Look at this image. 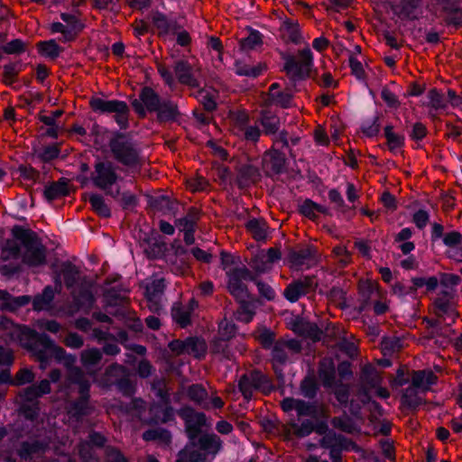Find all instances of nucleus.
I'll use <instances>...</instances> for the list:
<instances>
[{"label":"nucleus","instance_id":"43","mask_svg":"<svg viewBox=\"0 0 462 462\" xmlns=\"http://www.w3.org/2000/svg\"><path fill=\"white\" fill-rule=\"evenodd\" d=\"M263 44V34L255 29H250L246 37L239 42V47L242 51H248L256 49Z\"/></svg>","mask_w":462,"mask_h":462},{"label":"nucleus","instance_id":"47","mask_svg":"<svg viewBox=\"0 0 462 462\" xmlns=\"http://www.w3.org/2000/svg\"><path fill=\"white\" fill-rule=\"evenodd\" d=\"M151 390L154 393L159 402L162 404H168L171 402V394L166 384V381L163 378H155L151 383Z\"/></svg>","mask_w":462,"mask_h":462},{"label":"nucleus","instance_id":"33","mask_svg":"<svg viewBox=\"0 0 462 462\" xmlns=\"http://www.w3.org/2000/svg\"><path fill=\"white\" fill-rule=\"evenodd\" d=\"M321 412V408L317 400L305 401L299 399L297 402L298 417H309L317 419Z\"/></svg>","mask_w":462,"mask_h":462},{"label":"nucleus","instance_id":"13","mask_svg":"<svg viewBox=\"0 0 462 462\" xmlns=\"http://www.w3.org/2000/svg\"><path fill=\"white\" fill-rule=\"evenodd\" d=\"M95 168L97 175L93 179V182L97 187L106 189L116 182L118 175L111 162H100L96 164Z\"/></svg>","mask_w":462,"mask_h":462},{"label":"nucleus","instance_id":"64","mask_svg":"<svg viewBox=\"0 0 462 462\" xmlns=\"http://www.w3.org/2000/svg\"><path fill=\"white\" fill-rule=\"evenodd\" d=\"M251 268L254 271V274L257 276L261 273H264L269 269V263L265 259V254L263 252H260L254 254L249 263Z\"/></svg>","mask_w":462,"mask_h":462},{"label":"nucleus","instance_id":"60","mask_svg":"<svg viewBox=\"0 0 462 462\" xmlns=\"http://www.w3.org/2000/svg\"><path fill=\"white\" fill-rule=\"evenodd\" d=\"M291 428L294 430V434L299 439H303L310 436L312 432H314V420L313 419H304L301 420L300 424L293 423L291 424Z\"/></svg>","mask_w":462,"mask_h":462},{"label":"nucleus","instance_id":"24","mask_svg":"<svg viewBox=\"0 0 462 462\" xmlns=\"http://www.w3.org/2000/svg\"><path fill=\"white\" fill-rule=\"evenodd\" d=\"M257 121L263 127V133L267 136L276 134L281 127L280 117L269 109L262 110Z\"/></svg>","mask_w":462,"mask_h":462},{"label":"nucleus","instance_id":"56","mask_svg":"<svg viewBox=\"0 0 462 462\" xmlns=\"http://www.w3.org/2000/svg\"><path fill=\"white\" fill-rule=\"evenodd\" d=\"M283 296L291 303L298 301L302 296H305L304 291L301 290V283L293 280L284 289Z\"/></svg>","mask_w":462,"mask_h":462},{"label":"nucleus","instance_id":"2","mask_svg":"<svg viewBox=\"0 0 462 462\" xmlns=\"http://www.w3.org/2000/svg\"><path fill=\"white\" fill-rule=\"evenodd\" d=\"M226 277L227 290L236 300L249 296L247 286L244 281L253 282L257 287L259 295L265 300L271 301L275 299L274 290L269 284L259 280L257 275L245 265L230 268L226 272Z\"/></svg>","mask_w":462,"mask_h":462},{"label":"nucleus","instance_id":"5","mask_svg":"<svg viewBox=\"0 0 462 462\" xmlns=\"http://www.w3.org/2000/svg\"><path fill=\"white\" fill-rule=\"evenodd\" d=\"M13 234L23 246L22 258L24 263L30 266L45 263L46 248L34 232L16 226L13 228Z\"/></svg>","mask_w":462,"mask_h":462},{"label":"nucleus","instance_id":"16","mask_svg":"<svg viewBox=\"0 0 462 462\" xmlns=\"http://www.w3.org/2000/svg\"><path fill=\"white\" fill-rule=\"evenodd\" d=\"M430 239L433 243L442 239L443 244L450 248L457 247L462 244L461 233L454 230L444 234V226L436 222L431 226Z\"/></svg>","mask_w":462,"mask_h":462},{"label":"nucleus","instance_id":"3","mask_svg":"<svg viewBox=\"0 0 462 462\" xmlns=\"http://www.w3.org/2000/svg\"><path fill=\"white\" fill-rule=\"evenodd\" d=\"M55 277H59L60 282L62 277L65 286L69 291L72 301L69 305L68 311L72 316L87 302L86 277L70 262H63L58 265L55 270Z\"/></svg>","mask_w":462,"mask_h":462},{"label":"nucleus","instance_id":"42","mask_svg":"<svg viewBox=\"0 0 462 462\" xmlns=\"http://www.w3.org/2000/svg\"><path fill=\"white\" fill-rule=\"evenodd\" d=\"M143 439L145 441H160L164 444L171 442V433L163 428L148 429L143 433Z\"/></svg>","mask_w":462,"mask_h":462},{"label":"nucleus","instance_id":"6","mask_svg":"<svg viewBox=\"0 0 462 462\" xmlns=\"http://www.w3.org/2000/svg\"><path fill=\"white\" fill-rule=\"evenodd\" d=\"M116 281L106 280V288L102 291L103 308L113 317L124 318L125 312L128 309L130 303L127 294L129 289L122 283L112 285Z\"/></svg>","mask_w":462,"mask_h":462},{"label":"nucleus","instance_id":"46","mask_svg":"<svg viewBox=\"0 0 462 462\" xmlns=\"http://www.w3.org/2000/svg\"><path fill=\"white\" fill-rule=\"evenodd\" d=\"M191 314L192 308L186 309L181 305H174L171 309L172 319L181 328H185L191 324Z\"/></svg>","mask_w":462,"mask_h":462},{"label":"nucleus","instance_id":"50","mask_svg":"<svg viewBox=\"0 0 462 462\" xmlns=\"http://www.w3.org/2000/svg\"><path fill=\"white\" fill-rule=\"evenodd\" d=\"M282 27L288 33L289 41L291 42L296 45L301 43L302 36L298 21L287 18L283 21Z\"/></svg>","mask_w":462,"mask_h":462},{"label":"nucleus","instance_id":"1","mask_svg":"<svg viewBox=\"0 0 462 462\" xmlns=\"http://www.w3.org/2000/svg\"><path fill=\"white\" fill-rule=\"evenodd\" d=\"M299 60L293 54L281 52V58L284 61L282 70L289 77L291 86H287L285 90H278L275 94H271L267 102L287 109L291 107L293 99V88L298 81H303L310 77L311 70L314 68V56L309 46L299 50Z\"/></svg>","mask_w":462,"mask_h":462},{"label":"nucleus","instance_id":"21","mask_svg":"<svg viewBox=\"0 0 462 462\" xmlns=\"http://www.w3.org/2000/svg\"><path fill=\"white\" fill-rule=\"evenodd\" d=\"M32 298L28 295L14 297L7 291L0 290V309L2 310L14 312L20 308L29 304Z\"/></svg>","mask_w":462,"mask_h":462},{"label":"nucleus","instance_id":"17","mask_svg":"<svg viewBox=\"0 0 462 462\" xmlns=\"http://www.w3.org/2000/svg\"><path fill=\"white\" fill-rule=\"evenodd\" d=\"M152 22L158 30L159 37H165L171 32H177L181 29V25L175 19H170L168 16L159 10L153 11L152 14Z\"/></svg>","mask_w":462,"mask_h":462},{"label":"nucleus","instance_id":"49","mask_svg":"<svg viewBox=\"0 0 462 462\" xmlns=\"http://www.w3.org/2000/svg\"><path fill=\"white\" fill-rule=\"evenodd\" d=\"M445 14L444 21L447 25H452L456 28L462 27V8L458 5L446 6L442 11Z\"/></svg>","mask_w":462,"mask_h":462},{"label":"nucleus","instance_id":"48","mask_svg":"<svg viewBox=\"0 0 462 462\" xmlns=\"http://www.w3.org/2000/svg\"><path fill=\"white\" fill-rule=\"evenodd\" d=\"M88 202L92 209L102 217H109L111 216L110 208L105 202L104 197L100 194H88Z\"/></svg>","mask_w":462,"mask_h":462},{"label":"nucleus","instance_id":"26","mask_svg":"<svg viewBox=\"0 0 462 462\" xmlns=\"http://www.w3.org/2000/svg\"><path fill=\"white\" fill-rule=\"evenodd\" d=\"M319 391V383L313 374L310 371L300 381V394L308 400H316Z\"/></svg>","mask_w":462,"mask_h":462},{"label":"nucleus","instance_id":"51","mask_svg":"<svg viewBox=\"0 0 462 462\" xmlns=\"http://www.w3.org/2000/svg\"><path fill=\"white\" fill-rule=\"evenodd\" d=\"M429 104L434 110H444L448 107V101L443 93L436 88H430L427 93Z\"/></svg>","mask_w":462,"mask_h":462},{"label":"nucleus","instance_id":"35","mask_svg":"<svg viewBox=\"0 0 462 462\" xmlns=\"http://www.w3.org/2000/svg\"><path fill=\"white\" fill-rule=\"evenodd\" d=\"M319 377L326 388H330L336 383V366L332 360L320 362Z\"/></svg>","mask_w":462,"mask_h":462},{"label":"nucleus","instance_id":"58","mask_svg":"<svg viewBox=\"0 0 462 462\" xmlns=\"http://www.w3.org/2000/svg\"><path fill=\"white\" fill-rule=\"evenodd\" d=\"M330 422L334 428L346 433H353L356 429L355 422L347 415L333 417Z\"/></svg>","mask_w":462,"mask_h":462},{"label":"nucleus","instance_id":"11","mask_svg":"<svg viewBox=\"0 0 462 462\" xmlns=\"http://www.w3.org/2000/svg\"><path fill=\"white\" fill-rule=\"evenodd\" d=\"M283 262L291 268L300 269L304 264L316 259L317 249L312 245H299L297 247L286 246Z\"/></svg>","mask_w":462,"mask_h":462},{"label":"nucleus","instance_id":"23","mask_svg":"<svg viewBox=\"0 0 462 462\" xmlns=\"http://www.w3.org/2000/svg\"><path fill=\"white\" fill-rule=\"evenodd\" d=\"M263 162L270 165V169L274 174H281L284 171L287 159L283 152L272 147L264 152Z\"/></svg>","mask_w":462,"mask_h":462},{"label":"nucleus","instance_id":"36","mask_svg":"<svg viewBox=\"0 0 462 462\" xmlns=\"http://www.w3.org/2000/svg\"><path fill=\"white\" fill-rule=\"evenodd\" d=\"M234 65L236 75L251 79H256L261 76L265 69V66L261 63L251 66L242 60H236Z\"/></svg>","mask_w":462,"mask_h":462},{"label":"nucleus","instance_id":"25","mask_svg":"<svg viewBox=\"0 0 462 462\" xmlns=\"http://www.w3.org/2000/svg\"><path fill=\"white\" fill-rule=\"evenodd\" d=\"M178 416L183 420L184 425L189 424L204 427L207 422V416L202 411H196L195 409L189 405H184L176 411Z\"/></svg>","mask_w":462,"mask_h":462},{"label":"nucleus","instance_id":"63","mask_svg":"<svg viewBox=\"0 0 462 462\" xmlns=\"http://www.w3.org/2000/svg\"><path fill=\"white\" fill-rule=\"evenodd\" d=\"M374 287L372 284H365L359 288V307L358 311L362 313L371 305V298L374 294Z\"/></svg>","mask_w":462,"mask_h":462},{"label":"nucleus","instance_id":"61","mask_svg":"<svg viewBox=\"0 0 462 462\" xmlns=\"http://www.w3.org/2000/svg\"><path fill=\"white\" fill-rule=\"evenodd\" d=\"M356 443L342 434H337L334 445L332 447V453H337V457L341 461V452L343 450H350L351 448L355 447Z\"/></svg>","mask_w":462,"mask_h":462},{"label":"nucleus","instance_id":"20","mask_svg":"<svg viewBox=\"0 0 462 462\" xmlns=\"http://www.w3.org/2000/svg\"><path fill=\"white\" fill-rule=\"evenodd\" d=\"M91 109L98 114H111L113 112H120L125 106V101L117 99H104L97 97H93L88 101Z\"/></svg>","mask_w":462,"mask_h":462},{"label":"nucleus","instance_id":"4","mask_svg":"<svg viewBox=\"0 0 462 462\" xmlns=\"http://www.w3.org/2000/svg\"><path fill=\"white\" fill-rule=\"evenodd\" d=\"M20 341L27 349L32 351L42 362L43 349L51 351L57 361L62 362L63 365H70L76 363V356L67 355L66 351L57 346L47 334H40L29 328H23L20 333Z\"/></svg>","mask_w":462,"mask_h":462},{"label":"nucleus","instance_id":"34","mask_svg":"<svg viewBox=\"0 0 462 462\" xmlns=\"http://www.w3.org/2000/svg\"><path fill=\"white\" fill-rule=\"evenodd\" d=\"M246 230L253 238L258 242L265 241L267 238V224L263 218L253 217L245 224Z\"/></svg>","mask_w":462,"mask_h":462},{"label":"nucleus","instance_id":"45","mask_svg":"<svg viewBox=\"0 0 462 462\" xmlns=\"http://www.w3.org/2000/svg\"><path fill=\"white\" fill-rule=\"evenodd\" d=\"M84 0H73L72 14H61V19L70 23L72 30H79L84 27V24L79 22V15L82 14L80 6L84 7Z\"/></svg>","mask_w":462,"mask_h":462},{"label":"nucleus","instance_id":"8","mask_svg":"<svg viewBox=\"0 0 462 462\" xmlns=\"http://www.w3.org/2000/svg\"><path fill=\"white\" fill-rule=\"evenodd\" d=\"M102 383L106 387L115 386L116 391L125 397H133L137 385L131 379V372L125 365L117 363L109 365L102 377Z\"/></svg>","mask_w":462,"mask_h":462},{"label":"nucleus","instance_id":"38","mask_svg":"<svg viewBox=\"0 0 462 462\" xmlns=\"http://www.w3.org/2000/svg\"><path fill=\"white\" fill-rule=\"evenodd\" d=\"M393 125L388 124L383 128V136L387 141V146L391 152L394 153L397 149L405 145V137L403 134L393 132Z\"/></svg>","mask_w":462,"mask_h":462},{"label":"nucleus","instance_id":"7","mask_svg":"<svg viewBox=\"0 0 462 462\" xmlns=\"http://www.w3.org/2000/svg\"><path fill=\"white\" fill-rule=\"evenodd\" d=\"M109 147L114 158L124 166L134 167L139 164V150L127 134L115 132L109 142Z\"/></svg>","mask_w":462,"mask_h":462},{"label":"nucleus","instance_id":"31","mask_svg":"<svg viewBox=\"0 0 462 462\" xmlns=\"http://www.w3.org/2000/svg\"><path fill=\"white\" fill-rule=\"evenodd\" d=\"M259 176L258 169L252 164H243L239 167L236 178V183L241 189H245L251 181Z\"/></svg>","mask_w":462,"mask_h":462},{"label":"nucleus","instance_id":"19","mask_svg":"<svg viewBox=\"0 0 462 462\" xmlns=\"http://www.w3.org/2000/svg\"><path fill=\"white\" fill-rule=\"evenodd\" d=\"M199 451L208 455L216 456L222 448V440L215 433H203L195 443Z\"/></svg>","mask_w":462,"mask_h":462},{"label":"nucleus","instance_id":"28","mask_svg":"<svg viewBox=\"0 0 462 462\" xmlns=\"http://www.w3.org/2000/svg\"><path fill=\"white\" fill-rule=\"evenodd\" d=\"M68 194V180L65 178L47 183L43 190V196L48 201H52Z\"/></svg>","mask_w":462,"mask_h":462},{"label":"nucleus","instance_id":"14","mask_svg":"<svg viewBox=\"0 0 462 462\" xmlns=\"http://www.w3.org/2000/svg\"><path fill=\"white\" fill-rule=\"evenodd\" d=\"M158 106V110L154 111V113L156 114V120L159 124H171L180 121L181 113L175 101L171 98H162Z\"/></svg>","mask_w":462,"mask_h":462},{"label":"nucleus","instance_id":"55","mask_svg":"<svg viewBox=\"0 0 462 462\" xmlns=\"http://www.w3.org/2000/svg\"><path fill=\"white\" fill-rule=\"evenodd\" d=\"M411 283L415 285L418 289H421L425 287L426 292L434 291L439 283V278L437 276H429V277H413L411 278Z\"/></svg>","mask_w":462,"mask_h":462},{"label":"nucleus","instance_id":"30","mask_svg":"<svg viewBox=\"0 0 462 462\" xmlns=\"http://www.w3.org/2000/svg\"><path fill=\"white\" fill-rule=\"evenodd\" d=\"M438 381L437 375L431 370H413L411 377V386L414 388L429 389Z\"/></svg>","mask_w":462,"mask_h":462},{"label":"nucleus","instance_id":"40","mask_svg":"<svg viewBox=\"0 0 462 462\" xmlns=\"http://www.w3.org/2000/svg\"><path fill=\"white\" fill-rule=\"evenodd\" d=\"M196 447L185 445L178 453L175 462H206V454L197 449Z\"/></svg>","mask_w":462,"mask_h":462},{"label":"nucleus","instance_id":"39","mask_svg":"<svg viewBox=\"0 0 462 462\" xmlns=\"http://www.w3.org/2000/svg\"><path fill=\"white\" fill-rule=\"evenodd\" d=\"M417 388L409 386L402 390L401 394V404L409 411H416L421 405V399L418 396Z\"/></svg>","mask_w":462,"mask_h":462},{"label":"nucleus","instance_id":"59","mask_svg":"<svg viewBox=\"0 0 462 462\" xmlns=\"http://www.w3.org/2000/svg\"><path fill=\"white\" fill-rule=\"evenodd\" d=\"M117 319L123 321L128 329L134 333H142L143 329V325L138 317L133 314L129 309H127L125 312L124 318H116Z\"/></svg>","mask_w":462,"mask_h":462},{"label":"nucleus","instance_id":"22","mask_svg":"<svg viewBox=\"0 0 462 462\" xmlns=\"http://www.w3.org/2000/svg\"><path fill=\"white\" fill-rule=\"evenodd\" d=\"M421 0H400L399 4L392 3L391 10L395 15L402 16L409 20L418 19L417 9L420 6Z\"/></svg>","mask_w":462,"mask_h":462},{"label":"nucleus","instance_id":"53","mask_svg":"<svg viewBox=\"0 0 462 462\" xmlns=\"http://www.w3.org/2000/svg\"><path fill=\"white\" fill-rule=\"evenodd\" d=\"M68 369V381L70 383H77L80 386V393H85V390L87 388L86 382L84 380L85 374L84 372L78 366L74 365H66Z\"/></svg>","mask_w":462,"mask_h":462},{"label":"nucleus","instance_id":"37","mask_svg":"<svg viewBox=\"0 0 462 462\" xmlns=\"http://www.w3.org/2000/svg\"><path fill=\"white\" fill-rule=\"evenodd\" d=\"M382 115L378 112L372 117L364 119L360 125V131L367 138L377 136L381 131Z\"/></svg>","mask_w":462,"mask_h":462},{"label":"nucleus","instance_id":"52","mask_svg":"<svg viewBox=\"0 0 462 462\" xmlns=\"http://www.w3.org/2000/svg\"><path fill=\"white\" fill-rule=\"evenodd\" d=\"M195 97L203 106L204 110L207 112H213L217 108V103L215 96L205 88H199L197 91Z\"/></svg>","mask_w":462,"mask_h":462},{"label":"nucleus","instance_id":"41","mask_svg":"<svg viewBox=\"0 0 462 462\" xmlns=\"http://www.w3.org/2000/svg\"><path fill=\"white\" fill-rule=\"evenodd\" d=\"M69 420L75 422H82L87 415V397L85 393H81L79 401L70 404L69 409Z\"/></svg>","mask_w":462,"mask_h":462},{"label":"nucleus","instance_id":"18","mask_svg":"<svg viewBox=\"0 0 462 462\" xmlns=\"http://www.w3.org/2000/svg\"><path fill=\"white\" fill-rule=\"evenodd\" d=\"M47 448L48 444L45 441L39 439H29L20 443L17 453L22 459L32 460L34 457L42 455Z\"/></svg>","mask_w":462,"mask_h":462},{"label":"nucleus","instance_id":"27","mask_svg":"<svg viewBox=\"0 0 462 462\" xmlns=\"http://www.w3.org/2000/svg\"><path fill=\"white\" fill-rule=\"evenodd\" d=\"M187 396L196 405L202 409H209L210 404L208 401V393L200 383H192L187 388Z\"/></svg>","mask_w":462,"mask_h":462},{"label":"nucleus","instance_id":"44","mask_svg":"<svg viewBox=\"0 0 462 462\" xmlns=\"http://www.w3.org/2000/svg\"><path fill=\"white\" fill-rule=\"evenodd\" d=\"M361 379L364 383L363 386H368L369 388H375L381 384L382 377L378 374L374 366L368 364L362 368Z\"/></svg>","mask_w":462,"mask_h":462},{"label":"nucleus","instance_id":"15","mask_svg":"<svg viewBox=\"0 0 462 462\" xmlns=\"http://www.w3.org/2000/svg\"><path fill=\"white\" fill-rule=\"evenodd\" d=\"M173 70L180 84L190 88L199 87V81L194 75L193 66L187 60L180 59L176 60Z\"/></svg>","mask_w":462,"mask_h":462},{"label":"nucleus","instance_id":"10","mask_svg":"<svg viewBox=\"0 0 462 462\" xmlns=\"http://www.w3.org/2000/svg\"><path fill=\"white\" fill-rule=\"evenodd\" d=\"M162 98L151 87L145 86L140 89L138 98L131 99V106L140 118H144L147 113L158 110Z\"/></svg>","mask_w":462,"mask_h":462},{"label":"nucleus","instance_id":"54","mask_svg":"<svg viewBox=\"0 0 462 462\" xmlns=\"http://www.w3.org/2000/svg\"><path fill=\"white\" fill-rule=\"evenodd\" d=\"M131 400L128 402L123 403L122 407L127 413H131L134 416H141L146 410V402L140 397H130Z\"/></svg>","mask_w":462,"mask_h":462},{"label":"nucleus","instance_id":"57","mask_svg":"<svg viewBox=\"0 0 462 462\" xmlns=\"http://www.w3.org/2000/svg\"><path fill=\"white\" fill-rule=\"evenodd\" d=\"M433 304L436 310V314L438 316H453V321L455 320V318L458 316L457 312L452 310L451 301L448 299H444L443 297H436Z\"/></svg>","mask_w":462,"mask_h":462},{"label":"nucleus","instance_id":"29","mask_svg":"<svg viewBox=\"0 0 462 462\" xmlns=\"http://www.w3.org/2000/svg\"><path fill=\"white\" fill-rule=\"evenodd\" d=\"M148 205L153 210L160 211L162 214L174 213L177 208V203L167 195L149 197Z\"/></svg>","mask_w":462,"mask_h":462},{"label":"nucleus","instance_id":"62","mask_svg":"<svg viewBox=\"0 0 462 462\" xmlns=\"http://www.w3.org/2000/svg\"><path fill=\"white\" fill-rule=\"evenodd\" d=\"M88 137L90 135L88 134ZM112 136H110L109 133L101 129L99 130H93L91 138H88V143L91 141L94 143L95 149L97 151L104 149L106 145L109 146V142L111 140Z\"/></svg>","mask_w":462,"mask_h":462},{"label":"nucleus","instance_id":"12","mask_svg":"<svg viewBox=\"0 0 462 462\" xmlns=\"http://www.w3.org/2000/svg\"><path fill=\"white\" fill-rule=\"evenodd\" d=\"M62 289V283L59 277H55L54 286L48 285L44 288L42 293L37 294L31 300L32 301V308L36 311L50 310L53 309L52 301L55 294L60 293Z\"/></svg>","mask_w":462,"mask_h":462},{"label":"nucleus","instance_id":"9","mask_svg":"<svg viewBox=\"0 0 462 462\" xmlns=\"http://www.w3.org/2000/svg\"><path fill=\"white\" fill-rule=\"evenodd\" d=\"M238 389L243 397L249 401L253 398L254 391L268 395L275 390V387L272 379L267 374L254 368L240 376Z\"/></svg>","mask_w":462,"mask_h":462},{"label":"nucleus","instance_id":"32","mask_svg":"<svg viewBox=\"0 0 462 462\" xmlns=\"http://www.w3.org/2000/svg\"><path fill=\"white\" fill-rule=\"evenodd\" d=\"M207 345L204 339L198 337H188L184 339V354L193 355L201 359L206 356Z\"/></svg>","mask_w":462,"mask_h":462}]
</instances>
